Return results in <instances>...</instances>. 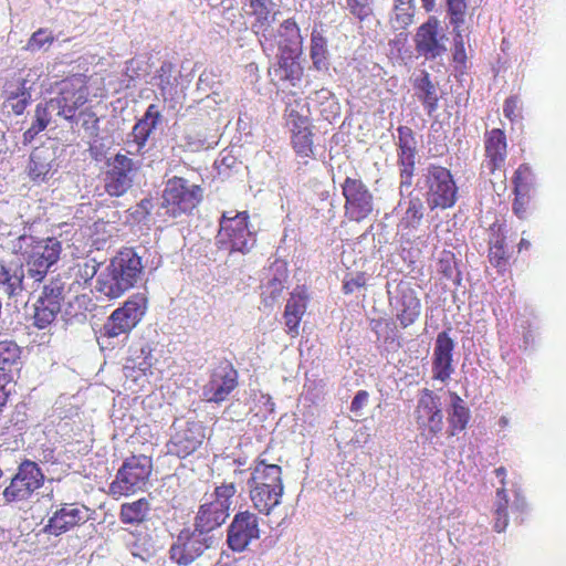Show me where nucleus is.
<instances>
[{
    "instance_id": "f257e3e1",
    "label": "nucleus",
    "mask_w": 566,
    "mask_h": 566,
    "mask_svg": "<svg viewBox=\"0 0 566 566\" xmlns=\"http://www.w3.org/2000/svg\"><path fill=\"white\" fill-rule=\"evenodd\" d=\"M143 274L142 256L133 248H123L98 274L95 289L111 300L118 298L136 286Z\"/></svg>"
},
{
    "instance_id": "f03ea898",
    "label": "nucleus",
    "mask_w": 566,
    "mask_h": 566,
    "mask_svg": "<svg viewBox=\"0 0 566 566\" xmlns=\"http://www.w3.org/2000/svg\"><path fill=\"white\" fill-rule=\"evenodd\" d=\"M250 470L248 486L253 507L261 514L270 515L281 504L284 494L282 468L268 463L261 454Z\"/></svg>"
},
{
    "instance_id": "7ed1b4c3",
    "label": "nucleus",
    "mask_w": 566,
    "mask_h": 566,
    "mask_svg": "<svg viewBox=\"0 0 566 566\" xmlns=\"http://www.w3.org/2000/svg\"><path fill=\"white\" fill-rule=\"evenodd\" d=\"M237 493L233 482L222 483L213 493L206 497L199 506L195 517L193 527L201 534H207L220 527L229 517L232 499Z\"/></svg>"
},
{
    "instance_id": "20e7f679",
    "label": "nucleus",
    "mask_w": 566,
    "mask_h": 566,
    "mask_svg": "<svg viewBox=\"0 0 566 566\" xmlns=\"http://www.w3.org/2000/svg\"><path fill=\"white\" fill-rule=\"evenodd\" d=\"M202 200V189L198 185H190L182 177H172L167 180L161 196V209L170 218L191 214Z\"/></svg>"
},
{
    "instance_id": "39448f33",
    "label": "nucleus",
    "mask_w": 566,
    "mask_h": 566,
    "mask_svg": "<svg viewBox=\"0 0 566 566\" xmlns=\"http://www.w3.org/2000/svg\"><path fill=\"white\" fill-rule=\"evenodd\" d=\"M153 471V462L146 455H132L118 469L109 484V494L114 497L128 496L146 488Z\"/></svg>"
},
{
    "instance_id": "423d86ee",
    "label": "nucleus",
    "mask_w": 566,
    "mask_h": 566,
    "mask_svg": "<svg viewBox=\"0 0 566 566\" xmlns=\"http://www.w3.org/2000/svg\"><path fill=\"white\" fill-rule=\"evenodd\" d=\"M223 212L219 221L217 242L221 249L248 253L255 243V234L249 229V212Z\"/></svg>"
},
{
    "instance_id": "0eeeda50",
    "label": "nucleus",
    "mask_w": 566,
    "mask_h": 566,
    "mask_svg": "<svg viewBox=\"0 0 566 566\" xmlns=\"http://www.w3.org/2000/svg\"><path fill=\"white\" fill-rule=\"evenodd\" d=\"M423 176L426 200L430 209H449L455 205L458 187L448 168L431 164Z\"/></svg>"
},
{
    "instance_id": "6e6552de",
    "label": "nucleus",
    "mask_w": 566,
    "mask_h": 566,
    "mask_svg": "<svg viewBox=\"0 0 566 566\" xmlns=\"http://www.w3.org/2000/svg\"><path fill=\"white\" fill-rule=\"evenodd\" d=\"M147 298L136 293L116 308L103 326V335L108 338L129 333L144 317L147 311Z\"/></svg>"
},
{
    "instance_id": "1a4fd4ad",
    "label": "nucleus",
    "mask_w": 566,
    "mask_h": 566,
    "mask_svg": "<svg viewBox=\"0 0 566 566\" xmlns=\"http://www.w3.org/2000/svg\"><path fill=\"white\" fill-rule=\"evenodd\" d=\"M415 420L419 434L426 441L432 442L443 430V413L440 398L424 388L415 409Z\"/></svg>"
},
{
    "instance_id": "9d476101",
    "label": "nucleus",
    "mask_w": 566,
    "mask_h": 566,
    "mask_svg": "<svg viewBox=\"0 0 566 566\" xmlns=\"http://www.w3.org/2000/svg\"><path fill=\"white\" fill-rule=\"evenodd\" d=\"M340 188L345 217L349 221L361 222L373 214L374 195L360 178L346 177Z\"/></svg>"
},
{
    "instance_id": "9b49d317",
    "label": "nucleus",
    "mask_w": 566,
    "mask_h": 566,
    "mask_svg": "<svg viewBox=\"0 0 566 566\" xmlns=\"http://www.w3.org/2000/svg\"><path fill=\"white\" fill-rule=\"evenodd\" d=\"M44 474L36 462L23 460L12 476L10 484L3 490L7 503L29 500L44 483Z\"/></svg>"
},
{
    "instance_id": "f8f14e48",
    "label": "nucleus",
    "mask_w": 566,
    "mask_h": 566,
    "mask_svg": "<svg viewBox=\"0 0 566 566\" xmlns=\"http://www.w3.org/2000/svg\"><path fill=\"white\" fill-rule=\"evenodd\" d=\"M61 253L62 243L56 238L34 240L25 256L29 277L42 282L50 268L60 260Z\"/></svg>"
},
{
    "instance_id": "ddd939ff",
    "label": "nucleus",
    "mask_w": 566,
    "mask_h": 566,
    "mask_svg": "<svg viewBox=\"0 0 566 566\" xmlns=\"http://www.w3.org/2000/svg\"><path fill=\"white\" fill-rule=\"evenodd\" d=\"M64 300V283L61 279H52L44 284L42 292L33 304V326L39 329L49 328L61 312Z\"/></svg>"
},
{
    "instance_id": "4468645a",
    "label": "nucleus",
    "mask_w": 566,
    "mask_h": 566,
    "mask_svg": "<svg viewBox=\"0 0 566 566\" xmlns=\"http://www.w3.org/2000/svg\"><path fill=\"white\" fill-rule=\"evenodd\" d=\"M138 165L124 154H116L106 161L103 182L104 190L111 197L124 196L133 186Z\"/></svg>"
},
{
    "instance_id": "2eb2a0df",
    "label": "nucleus",
    "mask_w": 566,
    "mask_h": 566,
    "mask_svg": "<svg viewBox=\"0 0 566 566\" xmlns=\"http://www.w3.org/2000/svg\"><path fill=\"white\" fill-rule=\"evenodd\" d=\"M484 163L483 167L492 177L490 181L495 185V179L504 185L506 180L505 164L507 157V139L504 130L493 128L484 134Z\"/></svg>"
},
{
    "instance_id": "dca6fc26",
    "label": "nucleus",
    "mask_w": 566,
    "mask_h": 566,
    "mask_svg": "<svg viewBox=\"0 0 566 566\" xmlns=\"http://www.w3.org/2000/svg\"><path fill=\"white\" fill-rule=\"evenodd\" d=\"M88 85L85 76L73 75L62 82L57 97L55 98L59 115L72 122L76 112L88 102Z\"/></svg>"
},
{
    "instance_id": "f3484780",
    "label": "nucleus",
    "mask_w": 566,
    "mask_h": 566,
    "mask_svg": "<svg viewBox=\"0 0 566 566\" xmlns=\"http://www.w3.org/2000/svg\"><path fill=\"white\" fill-rule=\"evenodd\" d=\"M397 165L399 168V189H409L413 184L416 171L417 140L408 126L397 128Z\"/></svg>"
},
{
    "instance_id": "a211bd4d",
    "label": "nucleus",
    "mask_w": 566,
    "mask_h": 566,
    "mask_svg": "<svg viewBox=\"0 0 566 566\" xmlns=\"http://www.w3.org/2000/svg\"><path fill=\"white\" fill-rule=\"evenodd\" d=\"M447 36L440 21L431 15L416 31L413 36L415 50L426 60H436L447 52Z\"/></svg>"
},
{
    "instance_id": "6ab92c4d",
    "label": "nucleus",
    "mask_w": 566,
    "mask_h": 566,
    "mask_svg": "<svg viewBox=\"0 0 566 566\" xmlns=\"http://www.w3.org/2000/svg\"><path fill=\"white\" fill-rule=\"evenodd\" d=\"M238 370L229 360L220 361L211 371L208 382L202 388L206 401L220 403L228 399L238 387Z\"/></svg>"
},
{
    "instance_id": "aec40b11",
    "label": "nucleus",
    "mask_w": 566,
    "mask_h": 566,
    "mask_svg": "<svg viewBox=\"0 0 566 566\" xmlns=\"http://www.w3.org/2000/svg\"><path fill=\"white\" fill-rule=\"evenodd\" d=\"M212 544V538L197 528L182 530L169 549L170 558L178 565L187 566L203 554Z\"/></svg>"
},
{
    "instance_id": "412c9836",
    "label": "nucleus",
    "mask_w": 566,
    "mask_h": 566,
    "mask_svg": "<svg viewBox=\"0 0 566 566\" xmlns=\"http://www.w3.org/2000/svg\"><path fill=\"white\" fill-rule=\"evenodd\" d=\"M260 537L258 516L250 511L238 512L228 527L227 543L231 551L243 552Z\"/></svg>"
},
{
    "instance_id": "4be33fe9",
    "label": "nucleus",
    "mask_w": 566,
    "mask_h": 566,
    "mask_svg": "<svg viewBox=\"0 0 566 566\" xmlns=\"http://www.w3.org/2000/svg\"><path fill=\"white\" fill-rule=\"evenodd\" d=\"M390 306L401 328L413 325L421 314V301L408 282H400L397 285L396 294L390 298Z\"/></svg>"
},
{
    "instance_id": "5701e85b",
    "label": "nucleus",
    "mask_w": 566,
    "mask_h": 566,
    "mask_svg": "<svg viewBox=\"0 0 566 566\" xmlns=\"http://www.w3.org/2000/svg\"><path fill=\"white\" fill-rule=\"evenodd\" d=\"M286 120L291 132V146L295 154L302 158L314 157V133L310 117L292 109Z\"/></svg>"
},
{
    "instance_id": "b1692460",
    "label": "nucleus",
    "mask_w": 566,
    "mask_h": 566,
    "mask_svg": "<svg viewBox=\"0 0 566 566\" xmlns=\"http://www.w3.org/2000/svg\"><path fill=\"white\" fill-rule=\"evenodd\" d=\"M203 439V428L195 422H187L170 437L166 446L167 453L185 459L198 450Z\"/></svg>"
},
{
    "instance_id": "393cba45",
    "label": "nucleus",
    "mask_w": 566,
    "mask_h": 566,
    "mask_svg": "<svg viewBox=\"0 0 566 566\" xmlns=\"http://www.w3.org/2000/svg\"><path fill=\"white\" fill-rule=\"evenodd\" d=\"M271 0H249V13L255 18L252 29L256 35L263 52L272 55L275 50V41L272 38L271 24L273 17L271 15Z\"/></svg>"
},
{
    "instance_id": "a878e982",
    "label": "nucleus",
    "mask_w": 566,
    "mask_h": 566,
    "mask_svg": "<svg viewBox=\"0 0 566 566\" xmlns=\"http://www.w3.org/2000/svg\"><path fill=\"white\" fill-rule=\"evenodd\" d=\"M454 342L447 332H440L436 339L432 357V377L433 379L447 382L454 368L452 366V353Z\"/></svg>"
},
{
    "instance_id": "bb28decb",
    "label": "nucleus",
    "mask_w": 566,
    "mask_h": 566,
    "mask_svg": "<svg viewBox=\"0 0 566 566\" xmlns=\"http://www.w3.org/2000/svg\"><path fill=\"white\" fill-rule=\"evenodd\" d=\"M446 2L450 24L453 27L454 32L453 61L464 65L467 62V52L461 28L465 21L468 9L467 0H446Z\"/></svg>"
},
{
    "instance_id": "cd10ccee",
    "label": "nucleus",
    "mask_w": 566,
    "mask_h": 566,
    "mask_svg": "<svg viewBox=\"0 0 566 566\" xmlns=\"http://www.w3.org/2000/svg\"><path fill=\"white\" fill-rule=\"evenodd\" d=\"M298 53L279 52L277 62L269 69L272 83H289L296 86L303 76V67L297 62Z\"/></svg>"
},
{
    "instance_id": "c85d7f7f",
    "label": "nucleus",
    "mask_w": 566,
    "mask_h": 566,
    "mask_svg": "<svg viewBox=\"0 0 566 566\" xmlns=\"http://www.w3.org/2000/svg\"><path fill=\"white\" fill-rule=\"evenodd\" d=\"M84 513L75 504H64L49 518L45 531L54 536L62 535L84 523Z\"/></svg>"
},
{
    "instance_id": "c756f323",
    "label": "nucleus",
    "mask_w": 566,
    "mask_h": 566,
    "mask_svg": "<svg viewBox=\"0 0 566 566\" xmlns=\"http://www.w3.org/2000/svg\"><path fill=\"white\" fill-rule=\"evenodd\" d=\"M0 287L9 298L24 291V268L21 262L0 261Z\"/></svg>"
},
{
    "instance_id": "7c9ffc66",
    "label": "nucleus",
    "mask_w": 566,
    "mask_h": 566,
    "mask_svg": "<svg viewBox=\"0 0 566 566\" xmlns=\"http://www.w3.org/2000/svg\"><path fill=\"white\" fill-rule=\"evenodd\" d=\"M308 295L305 290L294 291L286 301L283 317L287 334L292 337L298 335V327L307 308Z\"/></svg>"
},
{
    "instance_id": "2f4dec72",
    "label": "nucleus",
    "mask_w": 566,
    "mask_h": 566,
    "mask_svg": "<svg viewBox=\"0 0 566 566\" xmlns=\"http://www.w3.org/2000/svg\"><path fill=\"white\" fill-rule=\"evenodd\" d=\"M272 38L279 52L300 53L302 36L300 28L293 18L284 20L280 24L277 33L274 34L272 32Z\"/></svg>"
},
{
    "instance_id": "473e14b6",
    "label": "nucleus",
    "mask_w": 566,
    "mask_h": 566,
    "mask_svg": "<svg viewBox=\"0 0 566 566\" xmlns=\"http://www.w3.org/2000/svg\"><path fill=\"white\" fill-rule=\"evenodd\" d=\"M513 251L507 248L506 238L500 230L489 241L488 259L500 274H504L511 264Z\"/></svg>"
},
{
    "instance_id": "72a5a7b5",
    "label": "nucleus",
    "mask_w": 566,
    "mask_h": 566,
    "mask_svg": "<svg viewBox=\"0 0 566 566\" xmlns=\"http://www.w3.org/2000/svg\"><path fill=\"white\" fill-rule=\"evenodd\" d=\"M451 405L448 409V434L457 436L463 431L470 420V410L464 400L457 394L450 392Z\"/></svg>"
},
{
    "instance_id": "f704fd0d",
    "label": "nucleus",
    "mask_w": 566,
    "mask_h": 566,
    "mask_svg": "<svg viewBox=\"0 0 566 566\" xmlns=\"http://www.w3.org/2000/svg\"><path fill=\"white\" fill-rule=\"evenodd\" d=\"M52 161V154L48 148H34L27 168L29 178L34 182L44 181L51 171Z\"/></svg>"
},
{
    "instance_id": "c9c22d12",
    "label": "nucleus",
    "mask_w": 566,
    "mask_h": 566,
    "mask_svg": "<svg viewBox=\"0 0 566 566\" xmlns=\"http://www.w3.org/2000/svg\"><path fill=\"white\" fill-rule=\"evenodd\" d=\"M407 206L398 227L403 230L417 229L423 219V203L419 197H410L407 201H399V206Z\"/></svg>"
},
{
    "instance_id": "e433bc0d",
    "label": "nucleus",
    "mask_w": 566,
    "mask_h": 566,
    "mask_svg": "<svg viewBox=\"0 0 566 566\" xmlns=\"http://www.w3.org/2000/svg\"><path fill=\"white\" fill-rule=\"evenodd\" d=\"M149 510V502L144 497L124 503L120 505L119 520L123 524H140L146 520Z\"/></svg>"
},
{
    "instance_id": "4c0bfd02",
    "label": "nucleus",
    "mask_w": 566,
    "mask_h": 566,
    "mask_svg": "<svg viewBox=\"0 0 566 566\" xmlns=\"http://www.w3.org/2000/svg\"><path fill=\"white\" fill-rule=\"evenodd\" d=\"M509 525V497L506 489L499 488L493 510V528L497 533H502Z\"/></svg>"
},
{
    "instance_id": "58836bf2",
    "label": "nucleus",
    "mask_w": 566,
    "mask_h": 566,
    "mask_svg": "<svg viewBox=\"0 0 566 566\" xmlns=\"http://www.w3.org/2000/svg\"><path fill=\"white\" fill-rule=\"evenodd\" d=\"M416 7L394 2L392 12L389 19L394 31H403L413 23Z\"/></svg>"
},
{
    "instance_id": "ea45409f",
    "label": "nucleus",
    "mask_w": 566,
    "mask_h": 566,
    "mask_svg": "<svg viewBox=\"0 0 566 566\" xmlns=\"http://www.w3.org/2000/svg\"><path fill=\"white\" fill-rule=\"evenodd\" d=\"M327 54L328 50L326 38L322 33L313 31L311 35L310 55L316 70H322L326 66Z\"/></svg>"
},
{
    "instance_id": "a19ab883",
    "label": "nucleus",
    "mask_w": 566,
    "mask_h": 566,
    "mask_svg": "<svg viewBox=\"0 0 566 566\" xmlns=\"http://www.w3.org/2000/svg\"><path fill=\"white\" fill-rule=\"evenodd\" d=\"M416 87L420 90L423 95L420 96L424 108L428 114L431 115L438 108V96L437 90L432 81L430 80V75L428 73H423V76L418 81Z\"/></svg>"
},
{
    "instance_id": "79ce46f5",
    "label": "nucleus",
    "mask_w": 566,
    "mask_h": 566,
    "mask_svg": "<svg viewBox=\"0 0 566 566\" xmlns=\"http://www.w3.org/2000/svg\"><path fill=\"white\" fill-rule=\"evenodd\" d=\"M28 81L20 76H13L3 84L2 96L4 103H10L20 97L31 94V88L27 86Z\"/></svg>"
},
{
    "instance_id": "37998d69",
    "label": "nucleus",
    "mask_w": 566,
    "mask_h": 566,
    "mask_svg": "<svg viewBox=\"0 0 566 566\" xmlns=\"http://www.w3.org/2000/svg\"><path fill=\"white\" fill-rule=\"evenodd\" d=\"M374 2L375 0H345V9L361 23L374 17Z\"/></svg>"
},
{
    "instance_id": "c03bdc74",
    "label": "nucleus",
    "mask_w": 566,
    "mask_h": 566,
    "mask_svg": "<svg viewBox=\"0 0 566 566\" xmlns=\"http://www.w3.org/2000/svg\"><path fill=\"white\" fill-rule=\"evenodd\" d=\"M514 192H531L535 185V175L527 164H521L513 177Z\"/></svg>"
},
{
    "instance_id": "a18cd8bd",
    "label": "nucleus",
    "mask_w": 566,
    "mask_h": 566,
    "mask_svg": "<svg viewBox=\"0 0 566 566\" xmlns=\"http://www.w3.org/2000/svg\"><path fill=\"white\" fill-rule=\"evenodd\" d=\"M155 127L153 124H147L140 119L134 125L132 136L134 143H136L138 146V150L145 147Z\"/></svg>"
},
{
    "instance_id": "49530a36",
    "label": "nucleus",
    "mask_w": 566,
    "mask_h": 566,
    "mask_svg": "<svg viewBox=\"0 0 566 566\" xmlns=\"http://www.w3.org/2000/svg\"><path fill=\"white\" fill-rule=\"evenodd\" d=\"M54 38L52 32L46 29H39L35 31L28 41L27 48L31 51H36L43 48L45 44H51Z\"/></svg>"
},
{
    "instance_id": "de8ad7c7",
    "label": "nucleus",
    "mask_w": 566,
    "mask_h": 566,
    "mask_svg": "<svg viewBox=\"0 0 566 566\" xmlns=\"http://www.w3.org/2000/svg\"><path fill=\"white\" fill-rule=\"evenodd\" d=\"M51 115L49 111V103H39L34 109V120L32 126L38 130L43 132L50 124Z\"/></svg>"
},
{
    "instance_id": "09e8293b",
    "label": "nucleus",
    "mask_w": 566,
    "mask_h": 566,
    "mask_svg": "<svg viewBox=\"0 0 566 566\" xmlns=\"http://www.w3.org/2000/svg\"><path fill=\"white\" fill-rule=\"evenodd\" d=\"M454 253L451 251H442L438 260V272L444 277L451 279L454 271Z\"/></svg>"
},
{
    "instance_id": "8fccbe9b",
    "label": "nucleus",
    "mask_w": 566,
    "mask_h": 566,
    "mask_svg": "<svg viewBox=\"0 0 566 566\" xmlns=\"http://www.w3.org/2000/svg\"><path fill=\"white\" fill-rule=\"evenodd\" d=\"M367 284V276L365 272H357L353 276H346L343 281L344 294H353L357 289L365 287Z\"/></svg>"
},
{
    "instance_id": "3c124183",
    "label": "nucleus",
    "mask_w": 566,
    "mask_h": 566,
    "mask_svg": "<svg viewBox=\"0 0 566 566\" xmlns=\"http://www.w3.org/2000/svg\"><path fill=\"white\" fill-rule=\"evenodd\" d=\"M515 199L513 201V212L520 218L525 219L530 206V193L528 192H514Z\"/></svg>"
},
{
    "instance_id": "603ef678",
    "label": "nucleus",
    "mask_w": 566,
    "mask_h": 566,
    "mask_svg": "<svg viewBox=\"0 0 566 566\" xmlns=\"http://www.w3.org/2000/svg\"><path fill=\"white\" fill-rule=\"evenodd\" d=\"M504 116L511 122H515L520 116L518 98L510 96L505 99L503 105Z\"/></svg>"
},
{
    "instance_id": "864d4df0",
    "label": "nucleus",
    "mask_w": 566,
    "mask_h": 566,
    "mask_svg": "<svg viewBox=\"0 0 566 566\" xmlns=\"http://www.w3.org/2000/svg\"><path fill=\"white\" fill-rule=\"evenodd\" d=\"M55 453H56V449L52 443H44L40 447L36 458L42 463H55L56 462Z\"/></svg>"
},
{
    "instance_id": "5fc2aeb1",
    "label": "nucleus",
    "mask_w": 566,
    "mask_h": 566,
    "mask_svg": "<svg viewBox=\"0 0 566 566\" xmlns=\"http://www.w3.org/2000/svg\"><path fill=\"white\" fill-rule=\"evenodd\" d=\"M31 99V94H27V96L17 98L14 101H11L10 103L3 102V105L4 107H10L12 113L19 116L24 113L27 107L30 105Z\"/></svg>"
},
{
    "instance_id": "6e6d98bb",
    "label": "nucleus",
    "mask_w": 566,
    "mask_h": 566,
    "mask_svg": "<svg viewBox=\"0 0 566 566\" xmlns=\"http://www.w3.org/2000/svg\"><path fill=\"white\" fill-rule=\"evenodd\" d=\"M81 115L85 116L86 118L83 120V128L85 130H91V134L96 135L98 130V117L92 109H85L81 112Z\"/></svg>"
},
{
    "instance_id": "4d7b16f0",
    "label": "nucleus",
    "mask_w": 566,
    "mask_h": 566,
    "mask_svg": "<svg viewBox=\"0 0 566 566\" xmlns=\"http://www.w3.org/2000/svg\"><path fill=\"white\" fill-rule=\"evenodd\" d=\"M172 71H174V65L169 61L163 62L161 65L159 66V69L157 70V77L160 81L159 86L161 88H164L165 84H169Z\"/></svg>"
},
{
    "instance_id": "13d9d810",
    "label": "nucleus",
    "mask_w": 566,
    "mask_h": 566,
    "mask_svg": "<svg viewBox=\"0 0 566 566\" xmlns=\"http://www.w3.org/2000/svg\"><path fill=\"white\" fill-rule=\"evenodd\" d=\"M161 118V113L156 104H150L143 118H140L142 122H146L147 124H153L156 128L157 124L159 123Z\"/></svg>"
},
{
    "instance_id": "bf43d9fd",
    "label": "nucleus",
    "mask_w": 566,
    "mask_h": 566,
    "mask_svg": "<svg viewBox=\"0 0 566 566\" xmlns=\"http://www.w3.org/2000/svg\"><path fill=\"white\" fill-rule=\"evenodd\" d=\"M369 394L366 390H359L352 400L350 411L358 412L367 403Z\"/></svg>"
},
{
    "instance_id": "052dcab7",
    "label": "nucleus",
    "mask_w": 566,
    "mask_h": 566,
    "mask_svg": "<svg viewBox=\"0 0 566 566\" xmlns=\"http://www.w3.org/2000/svg\"><path fill=\"white\" fill-rule=\"evenodd\" d=\"M526 502L525 499L520 495V493H516L514 504L512 506L513 512L524 513L526 510Z\"/></svg>"
},
{
    "instance_id": "680f3d73",
    "label": "nucleus",
    "mask_w": 566,
    "mask_h": 566,
    "mask_svg": "<svg viewBox=\"0 0 566 566\" xmlns=\"http://www.w3.org/2000/svg\"><path fill=\"white\" fill-rule=\"evenodd\" d=\"M7 385L8 384L0 381V412L2 411L9 398V392L6 389Z\"/></svg>"
},
{
    "instance_id": "e2e57ef3",
    "label": "nucleus",
    "mask_w": 566,
    "mask_h": 566,
    "mask_svg": "<svg viewBox=\"0 0 566 566\" xmlns=\"http://www.w3.org/2000/svg\"><path fill=\"white\" fill-rule=\"evenodd\" d=\"M39 133H41V132L31 125V127L29 129H27L23 134V142L25 144L31 143Z\"/></svg>"
},
{
    "instance_id": "0e129e2a",
    "label": "nucleus",
    "mask_w": 566,
    "mask_h": 566,
    "mask_svg": "<svg viewBox=\"0 0 566 566\" xmlns=\"http://www.w3.org/2000/svg\"><path fill=\"white\" fill-rule=\"evenodd\" d=\"M494 473L500 479L501 488L506 489V469L504 467L496 468Z\"/></svg>"
},
{
    "instance_id": "69168bd1",
    "label": "nucleus",
    "mask_w": 566,
    "mask_h": 566,
    "mask_svg": "<svg viewBox=\"0 0 566 566\" xmlns=\"http://www.w3.org/2000/svg\"><path fill=\"white\" fill-rule=\"evenodd\" d=\"M531 248V242L527 239L522 238L517 244L518 252L523 250H528Z\"/></svg>"
},
{
    "instance_id": "338daca9",
    "label": "nucleus",
    "mask_w": 566,
    "mask_h": 566,
    "mask_svg": "<svg viewBox=\"0 0 566 566\" xmlns=\"http://www.w3.org/2000/svg\"><path fill=\"white\" fill-rule=\"evenodd\" d=\"M422 7L427 12H430L433 10L436 6V0H421Z\"/></svg>"
},
{
    "instance_id": "774afa93",
    "label": "nucleus",
    "mask_w": 566,
    "mask_h": 566,
    "mask_svg": "<svg viewBox=\"0 0 566 566\" xmlns=\"http://www.w3.org/2000/svg\"><path fill=\"white\" fill-rule=\"evenodd\" d=\"M395 3H399L400 4H407V6H411V7H416V1L415 0H394Z\"/></svg>"
}]
</instances>
